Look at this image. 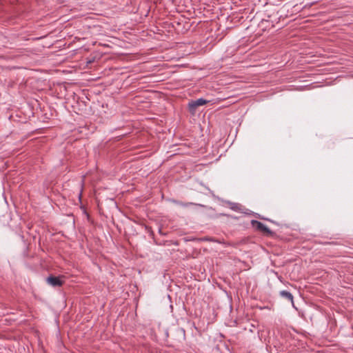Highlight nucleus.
Listing matches in <instances>:
<instances>
[{"mask_svg": "<svg viewBox=\"0 0 353 353\" xmlns=\"http://www.w3.org/2000/svg\"><path fill=\"white\" fill-rule=\"evenodd\" d=\"M207 103H208V101L203 98H200L196 100H192L188 103L189 111L191 113L194 114L196 112V110L199 106L203 105L206 104Z\"/></svg>", "mask_w": 353, "mask_h": 353, "instance_id": "2", "label": "nucleus"}, {"mask_svg": "<svg viewBox=\"0 0 353 353\" xmlns=\"http://www.w3.org/2000/svg\"><path fill=\"white\" fill-rule=\"evenodd\" d=\"M279 294L281 297L290 301L293 304V295L290 292L282 290L279 292Z\"/></svg>", "mask_w": 353, "mask_h": 353, "instance_id": "4", "label": "nucleus"}, {"mask_svg": "<svg viewBox=\"0 0 353 353\" xmlns=\"http://www.w3.org/2000/svg\"><path fill=\"white\" fill-rule=\"evenodd\" d=\"M47 283L52 287H60L63 284V281L59 276H50L46 279Z\"/></svg>", "mask_w": 353, "mask_h": 353, "instance_id": "3", "label": "nucleus"}, {"mask_svg": "<svg viewBox=\"0 0 353 353\" xmlns=\"http://www.w3.org/2000/svg\"><path fill=\"white\" fill-rule=\"evenodd\" d=\"M251 225L256 230L263 232L267 236H272L274 234V232L270 230L265 225L259 221L252 220Z\"/></svg>", "mask_w": 353, "mask_h": 353, "instance_id": "1", "label": "nucleus"}, {"mask_svg": "<svg viewBox=\"0 0 353 353\" xmlns=\"http://www.w3.org/2000/svg\"><path fill=\"white\" fill-rule=\"evenodd\" d=\"M193 203H181V205L183 206V207H187L188 205H192Z\"/></svg>", "mask_w": 353, "mask_h": 353, "instance_id": "5", "label": "nucleus"}, {"mask_svg": "<svg viewBox=\"0 0 353 353\" xmlns=\"http://www.w3.org/2000/svg\"><path fill=\"white\" fill-rule=\"evenodd\" d=\"M207 241H212L211 239H205Z\"/></svg>", "mask_w": 353, "mask_h": 353, "instance_id": "6", "label": "nucleus"}]
</instances>
